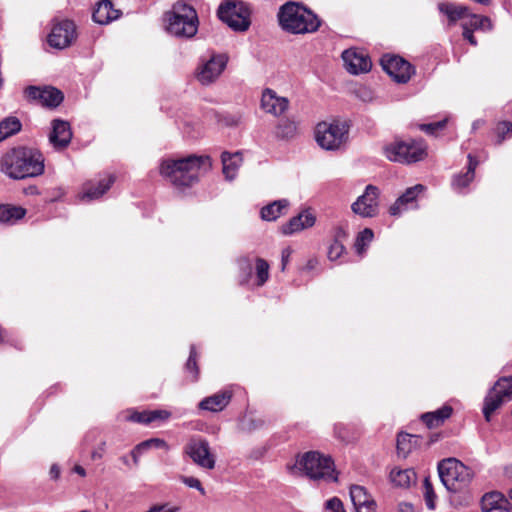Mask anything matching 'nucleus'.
<instances>
[{
	"mask_svg": "<svg viewBox=\"0 0 512 512\" xmlns=\"http://www.w3.org/2000/svg\"><path fill=\"white\" fill-rule=\"evenodd\" d=\"M211 166L208 156H188L178 160H163L160 174L176 187H188L196 183L199 177Z\"/></svg>",
	"mask_w": 512,
	"mask_h": 512,
	"instance_id": "nucleus-1",
	"label": "nucleus"
},
{
	"mask_svg": "<svg viewBox=\"0 0 512 512\" xmlns=\"http://www.w3.org/2000/svg\"><path fill=\"white\" fill-rule=\"evenodd\" d=\"M0 168L1 172L15 180L36 177L44 172V158L37 150L14 148L3 155Z\"/></svg>",
	"mask_w": 512,
	"mask_h": 512,
	"instance_id": "nucleus-2",
	"label": "nucleus"
},
{
	"mask_svg": "<svg viewBox=\"0 0 512 512\" xmlns=\"http://www.w3.org/2000/svg\"><path fill=\"white\" fill-rule=\"evenodd\" d=\"M291 474L304 475L315 482H336L338 480L334 462L329 456L310 451L297 457Z\"/></svg>",
	"mask_w": 512,
	"mask_h": 512,
	"instance_id": "nucleus-3",
	"label": "nucleus"
},
{
	"mask_svg": "<svg viewBox=\"0 0 512 512\" xmlns=\"http://www.w3.org/2000/svg\"><path fill=\"white\" fill-rule=\"evenodd\" d=\"M279 24L283 30L292 34L316 32L321 21L316 14L296 2H287L278 12Z\"/></svg>",
	"mask_w": 512,
	"mask_h": 512,
	"instance_id": "nucleus-4",
	"label": "nucleus"
},
{
	"mask_svg": "<svg viewBox=\"0 0 512 512\" xmlns=\"http://www.w3.org/2000/svg\"><path fill=\"white\" fill-rule=\"evenodd\" d=\"M166 31L176 37L191 38L198 30V16L195 9L183 2H176L164 15Z\"/></svg>",
	"mask_w": 512,
	"mask_h": 512,
	"instance_id": "nucleus-5",
	"label": "nucleus"
},
{
	"mask_svg": "<svg viewBox=\"0 0 512 512\" xmlns=\"http://www.w3.org/2000/svg\"><path fill=\"white\" fill-rule=\"evenodd\" d=\"M350 126L339 119L319 122L314 131L315 141L324 150H342L349 140Z\"/></svg>",
	"mask_w": 512,
	"mask_h": 512,
	"instance_id": "nucleus-6",
	"label": "nucleus"
},
{
	"mask_svg": "<svg viewBox=\"0 0 512 512\" xmlns=\"http://www.w3.org/2000/svg\"><path fill=\"white\" fill-rule=\"evenodd\" d=\"M438 472L443 485L451 492L467 488L474 477L473 471L455 458L442 460Z\"/></svg>",
	"mask_w": 512,
	"mask_h": 512,
	"instance_id": "nucleus-7",
	"label": "nucleus"
},
{
	"mask_svg": "<svg viewBox=\"0 0 512 512\" xmlns=\"http://www.w3.org/2000/svg\"><path fill=\"white\" fill-rule=\"evenodd\" d=\"M385 156L394 162L410 164L426 156V146L422 141H395L384 148Z\"/></svg>",
	"mask_w": 512,
	"mask_h": 512,
	"instance_id": "nucleus-8",
	"label": "nucleus"
},
{
	"mask_svg": "<svg viewBox=\"0 0 512 512\" xmlns=\"http://www.w3.org/2000/svg\"><path fill=\"white\" fill-rule=\"evenodd\" d=\"M250 9L243 2L227 1L218 8L219 18L235 31H246L250 22Z\"/></svg>",
	"mask_w": 512,
	"mask_h": 512,
	"instance_id": "nucleus-9",
	"label": "nucleus"
},
{
	"mask_svg": "<svg viewBox=\"0 0 512 512\" xmlns=\"http://www.w3.org/2000/svg\"><path fill=\"white\" fill-rule=\"evenodd\" d=\"M183 452L195 465L204 470H213L216 466V455L208 440L201 436H192L184 446Z\"/></svg>",
	"mask_w": 512,
	"mask_h": 512,
	"instance_id": "nucleus-10",
	"label": "nucleus"
},
{
	"mask_svg": "<svg viewBox=\"0 0 512 512\" xmlns=\"http://www.w3.org/2000/svg\"><path fill=\"white\" fill-rule=\"evenodd\" d=\"M512 399V377L500 378L485 398L483 414L486 421L491 420V415L505 401Z\"/></svg>",
	"mask_w": 512,
	"mask_h": 512,
	"instance_id": "nucleus-11",
	"label": "nucleus"
},
{
	"mask_svg": "<svg viewBox=\"0 0 512 512\" xmlns=\"http://www.w3.org/2000/svg\"><path fill=\"white\" fill-rule=\"evenodd\" d=\"M227 62L224 54H212L208 59H201L195 70V78L202 85H210L223 73Z\"/></svg>",
	"mask_w": 512,
	"mask_h": 512,
	"instance_id": "nucleus-12",
	"label": "nucleus"
},
{
	"mask_svg": "<svg viewBox=\"0 0 512 512\" xmlns=\"http://www.w3.org/2000/svg\"><path fill=\"white\" fill-rule=\"evenodd\" d=\"M380 62L383 70L397 83H407L415 73L414 67L399 56L387 54Z\"/></svg>",
	"mask_w": 512,
	"mask_h": 512,
	"instance_id": "nucleus-13",
	"label": "nucleus"
},
{
	"mask_svg": "<svg viewBox=\"0 0 512 512\" xmlns=\"http://www.w3.org/2000/svg\"><path fill=\"white\" fill-rule=\"evenodd\" d=\"M76 39V27L70 20H60L53 24L48 36L50 46L57 49H64Z\"/></svg>",
	"mask_w": 512,
	"mask_h": 512,
	"instance_id": "nucleus-14",
	"label": "nucleus"
},
{
	"mask_svg": "<svg viewBox=\"0 0 512 512\" xmlns=\"http://www.w3.org/2000/svg\"><path fill=\"white\" fill-rule=\"evenodd\" d=\"M25 95L28 99L47 107H56L63 100L62 92L50 86H29L25 89Z\"/></svg>",
	"mask_w": 512,
	"mask_h": 512,
	"instance_id": "nucleus-15",
	"label": "nucleus"
},
{
	"mask_svg": "<svg viewBox=\"0 0 512 512\" xmlns=\"http://www.w3.org/2000/svg\"><path fill=\"white\" fill-rule=\"evenodd\" d=\"M289 106V99L279 96L273 89L266 88L262 91L260 107L265 113L280 117L288 111Z\"/></svg>",
	"mask_w": 512,
	"mask_h": 512,
	"instance_id": "nucleus-16",
	"label": "nucleus"
},
{
	"mask_svg": "<svg viewBox=\"0 0 512 512\" xmlns=\"http://www.w3.org/2000/svg\"><path fill=\"white\" fill-rule=\"evenodd\" d=\"M379 189L374 185H367L364 193L354 201V213L363 217H373L378 211Z\"/></svg>",
	"mask_w": 512,
	"mask_h": 512,
	"instance_id": "nucleus-17",
	"label": "nucleus"
},
{
	"mask_svg": "<svg viewBox=\"0 0 512 512\" xmlns=\"http://www.w3.org/2000/svg\"><path fill=\"white\" fill-rule=\"evenodd\" d=\"M115 177L106 174L97 179L90 180L83 184L79 198L82 201H93L99 199L114 183Z\"/></svg>",
	"mask_w": 512,
	"mask_h": 512,
	"instance_id": "nucleus-18",
	"label": "nucleus"
},
{
	"mask_svg": "<svg viewBox=\"0 0 512 512\" xmlns=\"http://www.w3.org/2000/svg\"><path fill=\"white\" fill-rule=\"evenodd\" d=\"M72 139L70 124L61 119H54L51 122V132L49 134L50 144L57 150L66 148Z\"/></svg>",
	"mask_w": 512,
	"mask_h": 512,
	"instance_id": "nucleus-19",
	"label": "nucleus"
},
{
	"mask_svg": "<svg viewBox=\"0 0 512 512\" xmlns=\"http://www.w3.org/2000/svg\"><path fill=\"white\" fill-rule=\"evenodd\" d=\"M425 190L421 184L406 189V191L395 201L389 208V213L392 216H399L409 208L416 207L415 201L420 193Z\"/></svg>",
	"mask_w": 512,
	"mask_h": 512,
	"instance_id": "nucleus-20",
	"label": "nucleus"
},
{
	"mask_svg": "<svg viewBox=\"0 0 512 512\" xmlns=\"http://www.w3.org/2000/svg\"><path fill=\"white\" fill-rule=\"evenodd\" d=\"M316 217L310 210H304L297 216L292 217L280 228L283 235H292L315 224Z\"/></svg>",
	"mask_w": 512,
	"mask_h": 512,
	"instance_id": "nucleus-21",
	"label": "nucleus"
},
{
	"mask_svg": "<svg viewBox=\"0 0 512 512\" xmlns=\"http://www.w3.org/2000/svg\"><path fill=\"white\" fill-rule=\"evenodd\" d=\"M481 510L482 512H492L494 510L510 512L512 505L501 492L492 491L483 495Z\"/></svg>",
	"mask_w": 512,
	"mask_h": 512,
	"instance_id": "nucleus-22",
	"label": "nucleus"
},
{
	"mask_svg": "<svg viewBox=\"0 0 512 512\" xmlns=\"http://www.w3.org/2000/svg\"><path fill=\"white\" fill-rule=\"evenodd\" d=\"M232 395V390L230 388H226L218 393L204 398L199 403V408L211 412L222 411L229 404Z\"/></svg>",
	"mask_w": 512,
	"mask_h": 512,
	"instance_id": "nucleus-23",
	"label": "nucleus"
},
{
	"mask_svg": "<svg viewBox=\"0 0 512 512\" xmlns=\"http://www.w3.org/2000/svg\"><path fill=\"white\" fill-rule=\"evenodd\" d=\"M93 20L101 25L109 24L120 17V11L113 8L109 0H102L93 11Z\"/></svg>",
	"mask_w": 512,
	"mask_h": 512,
	"instance_id": "nucleus-24",
	"label": "nucleus"
},
{
	"mask_svg": "<svg viewBox=\"0 0 512 512\" xmlns=\"http://www.w3.org/2000/svg\"><path fill=\"white\" fill-rule=\"evenodd\" d=\"M438 9L440 13L444 14L447 17L449 26L456 24L458 20L466 19L469 10L466 6L450 2L439 3Z\"/></svg>",
	"mask_w": 512,
	"mask_h": 512,
	"instance_id": "nucleus-25",
	"label": "nucleus"
},
{
	"mask_svg": "<svg viewBox=\"0 0 512 512\" xmlns=\"http://www.w3.org/2000/svg\"><path fill=\"white\" fill-rule=\"evenodd\" d=\"M477 166V159L469 154L467 171L464 174L456 175L452 180V187L455 191L461 192L473 181L475 176V169Z\"/></svg>",
	"mask_w": 512,
	"mask_h": 512,
	"instance_id": "nucleus-26",
	"label": "nucleus"
},
{
	"mask_svg": "<svg viewBox=\"0 0 512 512\" xmlns=\"http://www.w3.org/2000/svg\"><path fill=\"white\" fill-rule=\"evenodd\" d=\"M289 205L290 203L286 199L276 200L261 209V218L265 221H275L287 213Z\"/></svg>",
	"mask_w": 512,
	"mask_h": 512,
	"instance_id": "nucleus-27",
	"label": "nucleus"
},
{
	"mask_svg": "<svg viewBox=\"0 0 512 512\" xmlns=\"http://www.w3.org/2000/svg\"><path fill=\"white\" fill-rule=\"evenodd\" d=\"M452 412L451 406L444 405L435 411L424 413L421 419L427 427L435 428L442 425L452 415Z\"/></svg>",
	"mask_w": 512,
	"mask_h": 512,
	"instance_id": "nucleus-28",
	"label": "nucleus"
},
{
	"mask_svg": "<svg viewBox=\"0 0 512 512\" xmlns=\"http://www.w3.org/2000/svg\"><path fill=\"white\" fill-rule=\"evenodd\" d=\"M222 164H223V173L228 180H233L236 175L239 167L242 164V156L239 152L235 153H222Z\"/></svg>",
	"mask_w": 512,
	"mask_h": 512,
	"instance_id": "nucleus-29",
	"label": "nucleus"
},
{
	"mask_svg": "<svg viewBox=\"0 0 512 512\" xmlns=\"http://www.w3.org/2000/svg\"><path fill=\"white\" fill-rule=\"evenodd\" d=\"M26 214V210L19 206L8 204H0V223L13 225L22 219Z\"/></svg>",
	"mask_w": 512,
	"mask_h": 512,
	"instance_id": "nucleus-30",
	"label": "nucleus"
},
{
	"mask_svg": "<svg viewBox=\"0 0 512 512\" xmlns=\"http://www.w3.org/2000/svg\"><path fill=\"white\" fill-rule=\"evenodd\" d=\"M348 239V234L341 228L336 229L334 240L328 249V258L330 261H336L341 258L345 252L344 240Z\"/></svg>",
	"mask_w": 512,
	"mask_h": 512,
	"instance_id": "nucleus-31",
	"label": "nucleus"
},
{
	"mask_svg": "<svg viewBox=\"0 0 512 512\" xmlns=\"http://www.w3.org/2000/svg\"><path fill=\"white\" fill-rule=\"evenodd\" d=\"M416 477L415 472L412 469H398L394 468L390 472L391 482L398 487H409L414 482Z\"/></svg>",
	"mask_w": 512,
	"mask_h": 512,
	"instance_id": "nucleus-32",
	"label": "nucleus"
},
{
	"mask_svg": "<svg viewBox=\"0 0 512 512\" xmlns=\"http://www.w3.org/2000/svg\"><path fill=\"white\" fill-rule=\"evenodd\" d=\"M465 26L467 29H471L472 31L478 29L490 30L492 28L491 21L488 17L472 14L469 10L466 19H464V22L462 23L463 29H465Z\"/></svg>",
	"mask_w": 512,
	"mask_h": 512,
	"instance_id": "nucleus-33",
	"label": "nucleus"
},
{
	"mask_svg": "<svg viewBox=\"0 0 512 512\" xmlns=\"http://www.w3.org/2000/svg\"><path fill=\"white\" fill-rule=\"evenodd\" d=\"M21 127L20 120L15 116H9L0 121V142L18 133Z\"/></svg>",
	"mask_w": 512,
	"mask_h": 512,
	"instance_id": "nucleus-34",
	"label": "nucleus"
},
{
	"mask_svg": "<svg viewBox=\"0 0 512 512\" xmlns=\"http://www.w3.org/2000/svg\"><path fill=\"white\" fill-rule=\"evenodd\" d=\"M417 444L415 436L408 433H399L397 437V453L406 458Z\"/></svg>",
	"mask_w": 512,
	"mask_h": 512,
	"instance_id": "nucleus-35",
	"label": "nucleus"
},
{
	"mask_svg": "<svg viewBox=\"0 0 512 512\" xmlns=\"http://www.w3.org/2000/svg\"><path fill=\"white\" fill-rule=\"evenodd\" d=\"M298 133V126L294 120L283 119L276 126V135L282 139H292Z\"/></svg>",
	"mask_w": 512,
	"mask_h": 512,
	"instance_id": "nucleus-36",
	"label": "nucleus"
},
{
	"mask_svg": "<svg viewBox=\"0 0 512 512\" xmlns=\"http://www.w3.org/2000/svg\"><path fill=\"white\" fill-rule=\"evenodd\" d=\"M269 264L263 258L257 257L255 259V270H256V285L261 287L269 279Z\"/></svg>",
	"mask_w": 512,
	"mask_h": 512,
	"instance_id": "nucleus-37",
	"label": "nucleus"
},
{
	"mask_svg": "<svg viewBox=\"0 0 512 512\" xmlns=\"http://www.w3.org/2000/svg\"><path fill=\"white\" fill-rule=\"evenodd\" d=\"M374 233L371 229L365 228L363 231H361L357 238L356 242L354 243V246L357 248V253L362 257L365 253L366 249L365 247L368 246L371 241L373 240Z\"/></svg>",
	"mask_w": 512,
	"mask_h": 512,
	"instance_id": "nucleus-38",
	"label": "nucleus"
},
{
	"mask_svg": "<svg viewBox=\"0 0 512 512\" xmlns=\"http://www.w3.org/2000/svg\"><path fill=\"white\" fill-rule=\"evenodd\" d=\"M372 68V62L369 56L354 51V75L358 73H367Z\"/></svg>",
	"mask_w": 512,
	"mask_h": 512,
	"instance_id": "nucleus-39",
	"label": "nucleus"
},
{
	"mask_svg": "<svg viewBox=\"0 0 512 512\" xmlns=\"http://www.w3.org/2000/svg\"><path fill=\"white\" fill-rule=\"evenodd\" d=\"M370 502H375V500L367 493L366 489L363 486L354 485V510Z\"/></svg>",
	"mask_w": 512,
	"mask_h": 512,
	"instance_id": "nucleus-40",
	"label": "nucleus"
},
{
	"mask_svg": "<svg viewBox=\"0 0 512 512\" xmlns=\"http://www.w3.org/2000/svg\"><path fill=\"white\" fill-rule=\"evenodd\" d=\"M152 448L168 450L169 446L165 440L160 439V438H151V439H148V440H145V441L139 443L136 446L137 451H146V450L152 449Z\"/></svg>",
	"mask_w": 512,
	"mask_h": 512,
	"instance_id": "nucleus-41",
	"label": "nucleus"
},
{
	"mask_svg": "<svg viewBox=\"0 0 512 512\" xmlns=\"http://www.w3.org/2000/svg\"><path fill=\"white\" fill-rule=\"evenodd\" d=\"M186 370L192 373V381H196L198 379L197 352L194 345L190 348V355L186 362Z\"/></svg>",
	"mask_w": 512,
	"mask_h": 512,
	"instance_id": "nucleus-42",
	"label": "nucleus"
},
{
	"mask_svg": "<svg viewBox=\"0 0 512 512\" xmlns=\"http://www.w3.org/2000/svg\"><path fill=\"white\" fill-rule=\"evenodd\" d=\"M497 134V144H501L506 138L512 136V123L510 122H500L496 127Z\"/></svg>",
	"mask_w": 512,
	"mask_h": 512,
	"instance_id": "nucleus-43",
	"label": "nucleus"
},
{
	"mask_svg": "<svg viewBox=\"0 0 512 512\" xmlns=\"http://www.w3.org/2000/svg\"><path fill=\"white\" fill-rule=\"evenodd\" d=\"M238 265H239L240 270L242 271L240 282L242 284H246L249 282V280L251 278V269H252L251 261L246 257H242L238 260Z\"/></svg>",
	"mask_w": 512,
	"mask_h": 512,
	"instance_id": "nucleus-44",
	"label": "nucleus"
},
{
	"mask_svg": "<svg viewBox=\"0 0 512 512\" xmlns=\"http://www.w3.org/2000/svg\"><path fill=\"white\" fill-rule=\"evenodd\" d=\"M423 487H424V497H425L426 506L430 510H433L435 508L434 500L436 498V494H435V492L433 490V486L428 478H425Z\"/></svg>",
	"mask_w": 512,
	"mask_h": 512,
	"instance_id": "nucleus-45",
	"label": "nucleus"
},
{
	"mask_svg": "<svg viewBox=\"0 0 512 512\" xmlns=\"http://www.w3.org/2000/svg\"><path fill=\"white\" fill-rule=\"evenodd\" d=\"M325 512H347L338 497H332L324 503Z\"/></svg>",
	"mask_w": 512,
	"mask_h": 512,
	"instance_id": "nucleus-46",
	"label": "nucleus"
},
{
	"mask_svg": "<svg viewBox=\"0 0 512 512\" xmlns=\"http://www.w3.org/2000/svg\"><path fill=\"white\" fill-rule=\"evenodd\" d=\"M126 420L141 424H149L148 419V410L138 412V411H128L125 416Z\"/></svg>",
	"mask_w": 512,
	"mask_h": 512,
	"instance_id": "nucleus-47",
	"label": "nucleus"
},
{
	"mask_svg": "<svg viewBox=\"0 0 512 512\" xmlns=\"http://www.w3.org/2000/svg\"><path fill=\"white\" fill-rule=\"evenodd\" d=\"M171 417V413L167 410L157 409L148 410L149 424L156 421H166Z\"/></svg>",
	"mask_w": 512,
	"mask_h": 512,
	"instance_id": "nucleus-48",
	"label": "nucleus"
},
{
	"mask_svg": "<svg viewBox=\"0 0 512 512\" xmlns=\"http://www.w3.org/2000/svg\"><path fill=\"white\" fill-rule=\"evenodd\" d=\"M181 481L186 486L197 489L202 495H205V489L197 478L192 476H182Z\"/></svg>",
	"mask_w": 512,
	"mask_h": 512,
	"instance_id": "nucleus-49",
	"label": "nucleus"
},
{
	"mask_svg": "<svg viewBox=\"0 0 512 512\" xmlns=\"http://www.w3.org/2000/svg\"><path fill=\"white\" fill-rule=\"evenodd\" d=\"M447 120L444 119L442 121L429 123V124H421L420 129L426 132L427 134H435L436 131L443 129L446 125Z\"/></svg>",
	"mask_w": 512,
	"mask_h": 512,
	"instance_id": "nucleus-50",
	"label": "nucleus"
},
{
	"mask_svg": "<svg viewBox=\"0 0 512 512\" xmlns=\"http://www.w3.org/2000/svg\"><path fill=\"white\" fill-rule=\"evenodd\" d=\"M344 66L349 73H352V48L346 49L341 55Z\"/></svg>",
	"mask_w": 512,
	"mask_h": 512,
	"instance_id": "nucleus-51",
	"label": "nucleus"
},
{
	"mask_svg": "<svg viewBox=\"0 0 512 512\" xmlns=\"http://www.w3.org/2000/svg\"><path fill=\"white\" fill-rule=\"evenodd\" d=\"M105 448H106V442L101 441L99 443V445L92 451L91 458L93 460L101 459L104 455Z\"/></svg>",
	"mask_w": 512,
	"mask_h": 512,
	"instance_id": "nucleus-52",
	"label": "nucleus"
},
{
	"mask_svg": "<svg viewBox=\"0 0 512 512\" xmlns=\"http://www.w3.org/2000/svg\"><path fill=\"white\" fill-rule=\"evenodd\" d=\"M292 254V249L290 247H286L282 250L281 253V264H282V271L285 270L287 264L289 263L290 257Z\"/></svg>",
	"mask_w": 512,
	"mask_h": 512,
	"instance_id": "nucleus-53",
	"label": "nucleus"
},
{
	"mask_svg": "<svg viewBox=\"0 0 512 512\" xmlns=\"http://www.w3.org/2000/svg\"><path fill=\"white\" fill-rule=\"evenodd\" d=\"M463 37L466 39L471 45L476 46L477 41L473 35V31L471 29H467L465 26V29H463Z\"/></svg>",
	"mask_w": 512,
	"mask_h": 512,
	"instance_id": "nucleus-54",
	"label": "nucleus"
},
{
	"mask_svg": "<svg viewBox=\"0 0 512 512\" xmlns=\"http://www.w3.org/2000/svg\"><path fill=\"white\" fill-rule=\"evenodd\" d=\"M376 507H377L376 502H370L367 505L358 507V509H356V512H375Z\"/></svg>",
	"mask_w": 512,
	"mask_h": 512,
	"instance_id": "nucleus-55",
	"label": "nucleus"
},
{
	"mask_svg": "<svg viewBox=\"0 0 512 512\" xmlns=\"http://www.w3.org/2000/svg\"><path fill=\"white\" fill-rule=\"evenodd\" d=\"M49 475L52 479L56 480L60 476V468L57 464H53L50 467Z\"/></svg>",
	"mask_w": 512,
	"mask_h": 512,
	"instance_id": "nucleus-56",
	"label": "nucleus"
},
{
	"mask_svg": "<svg viewBox=\"0 0 512 512\" xmlns=\"http://www.w3.org/2000/svg\"><path fill=\"white\" fill-rule=\"evenodd\" d=\"M335 433H336L337 437L340 438L341 440L348 441V439H349L348 433L344 434V431H342V429L339 425H337L335 427Z\"/></svg>",
	"mask_w": 512,
	"mask_h": 512,
	"instance_id": "nucleus-57",
	"label": "nucleus"
},
{
	"mask_svg": "<svg viewBox=\"0 0 512 512\" xmlns=\"http://www.w3.org/2000/svg\"><path fill=\"white\" fill-rule=\"evenodd\" d=\"M399 511L400 512H413V506L409 503H400Z\"/></svg>",
	"mask_w": 512,
	"mask_h": 512,
	"instance_id": "nucleus-58",
	"label": "nucleus"
},
{
	"mask_svg": "<svg viewBox=\"0 0 512 512\" xmlns=\"http://www.w3.org/2000/svg\"><path fill=\"white\" fill-rule=\"evenodd\" d=\"M504 476L509 480L512 481V464L505 467L504 469Z\"/></svg>",
	"mask_w": 512,
	"mask_h": 512,
	"instance_id": "nucleus-59",
	"label": "nucleus"
},
{
	"mask_svg": "<svg viewBox=\"0 0 512 512\" xmlns=\"http://www.w3.org/2000/svg\"><path fill=\"white\" fill-rule=\"evenodd\" d=\"M73 470L75 473H77L78 475H80L82 477L86 476L85 469L80 465H75Z\"/></svg>",
	"mask_w": 512,
	"mask_h": 512,
	"instance_id": "nucleus-60",
	"label": "nucleus"
},
{
	"mask_svg": "<svg viewBox=\"0 0 512 512\" xmlns=\"http://www.w3.org/2000/svg\"><path fill=\"white\" fill-rule=\"evenodd\" d=\"M144 451H137L136 447L132 450L131 454L134 460L135 464H138V457L140 454H142Z\"/></svg>",
	"mask_w": 512,
	"mask_h": 512,
	"instance_id": "nucleus-61",
	"label": "nucleus"
},
{
	"mask_svg": "<svg viewBox=\"0 0 512 512\" xmlns=\"http://www.w3.org/2000/svg\"><path fill=\"white\" fill-rule=\"evenodd\" d=\"M317 265V260L316 259H310L308 262H307V265H306V269H314L315 266Z\"/></svg>",
	"mask_w": 512,
	"mask_h": 512,
	"instance_id": "nucleus-62",
	"label": "nucleus"
},
{
	"mask_svg": "<svg viewBox=\"0 0 512 512\" xmlns=\"http://www.w3.org/2000/svg\"><path fill=\"white\" fill-rule=\"evenodd\" d=\"M484 124V121L483 120H475L472 124V130H477L480 126H482Z\"/></svg>",
	"mask_w": 512,
	"mask_h": 512,
	"instance_id": "nucleus-63",
	"label": "nucleus"
},
{
	"mask_svg": "<svg viewBox=\"0 0 512 512\" xmlns=\"http://www.w3.org/2000/svg\"><path fill=\"white\" fill-rule=\"evenodd\" d=\"M475 2H478L480 4H488L490 0H474Z\"/></svg>",
	"mask_w": 512,
	"mask_h": 512,
	"instance_id": "nucleus-64",
	"label": "nucleus"
}]
</instances>
